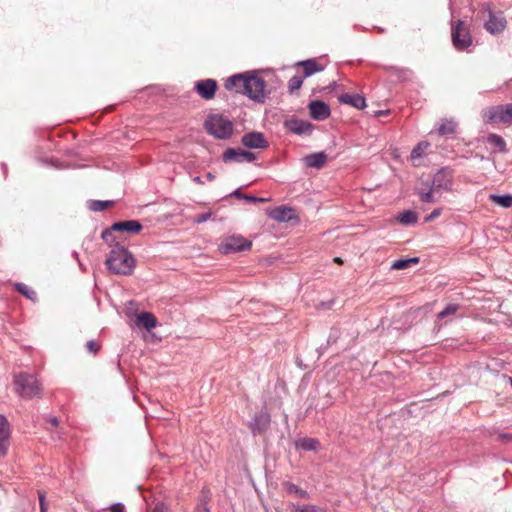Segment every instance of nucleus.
<instances>
[{"mask_svg": "<svg viewBox=\"0 0 512 512\" xmlns=\"http://www.w3.org/2000/svg\"><path fill=\"white\" fill-rule=\"evenodd\" d=\"M224 86L227 90L245 95L256 103H264L270 93L266 89L265 80L250 71L230 76Z\"/></svg>", "mask_w": 512, "mask_h": 512, "instance_id": "1", "label": "nucleus"}, {"mask_svg": "<svg viewBox=\"0 0 512 512\" xmlns=\"http://www.w3.org/2000/svg\"><path fill=\"white\" fill-rule=\"evenodd\" d=\"M106 268L115 275L130 276L136 267L133 254L122 244H114L106 261Z\"/></svg>", "mask_w": 512, "mask_h": 512, "instance_id": "2", "label": "nucleus"}, {"mask_svg": "<svg viewBox=\"0 0 512 512\" xmlns=\"http://www.w3.org/2000/svg\"><path fill=\"white\" fill-rule=\"evenodd\" d=\"M15 391L23 399H32L42 396V385L35 375L21 372L14 375Z\"/></svg>", "mask_w": 512, "mask_h": 512, "instance_id": "3", "label": "nucleus"}, {"mask_svg": "<svg viewBox=\"0 0 512 512\" xmlns=\"http://www.w3.org/2000/svg\"><path fill=\"white\" fill-rule=\"evenodd\" d=\"M204 127L210 135L221 140H227L233 134V123L221 114L208 116Z\"/></svg>", "mask_w": 512, "mask_h": 512, "instance_id": "4", "label": "nucleus"}, {"mask_svg": "<svg viewBox=\"0 0 512 512\" xmlns=\"http://www.w3.org/2000/svg\"><path fill=\"white\" fill-rule=\"evenodd\" d=\"M483 13H487L484 19L483 27L490 35L496 36L502 34L507 28V20L501 11H493L489 4L483 5Z\"/></svg>", "mask_w": 512, "mask_h": 512, "instance_id": "5", "label": "nucleus"}, {"mask_svg": "<svg viewBox=\"0 0 512 512\" xmlns=\"http://www.w3.org/2000/svg\"><path fill=\"white\" fill-rule=\"evenodd\" d=\"M451 38L457 51L467 50L473 44L470 28L463 20H457L452 25Z\"/></svg>", "mask_w": 512, "mask_h": 512, "instance_id": "6", "label": "nucleus"}, {"mask_svg": "<svg viewBox=\"0 0 512 512\" xmlns=\"http://www.w3.org/2000/svg\"><path fill=\"white\" fill-rule=\"evenodd\" d=\"M425 186H432L434 190L450 191L453 186V171L449 167L440 168L431 180L423 182Z\"/></svg>", "mask_w": 512, "mask_h": 512, "instance_id": "7", "label": "nucleus"}, {"mask_svg": "<svg viewBox=\"0 0 512 512\" xmlns=\"http://www.w3.org/2000/svg\"><path fill=\"white\" fill-rule=\"evenodd\" d=\"M252 246V242L239 235H232L225 238L219 244V251L224 255L234 254L249 250Z\"/></svg>", "mask_w": 512, "mask_h": 512, "instance_id": "8", "label": "nucleus"}, {"mask_svg": "<svg viewBox=\"0 0 512 512\" xmlns=\"http://www.w3.org/2000/svg\"><path fill=\"white\" fill-rule=\"evenodd\" d=\"M283 126L291 133L300 136H309L314 130V125L312 123L297 118L286 119L283 122Z\"/></svg>", "mask_w": 512, "mask_h": 512, "instance_id": "9", "label": "nucleus"}, {"mask_svg": "<svg viewBox=\"0 0 512 512\" xmlns=\"http://www.w3.org/2000/svg\"><path fill=\"white\" fill-rule=\"evenodd\" d=\"M256 154L250 151H246L240 148H228L222 154V159L224 162H253L256 160Z\"/></svg>", "mask_w": 512, "mask_h": 512, "instance_id": "10", "label": "nucleus"}, {"mask_svg": "<svg viewBox=\"0 0 512 512\" xmlns=\"http://www.w3.org/2000/svg\"><path fill=\"white\" fill-rule=\"evenodd\" d=\"M488 120L503 124L512 123V103L498 105L489 109Z\"/></svg>", "mask_w": 512, "mask_h": 512, "instance_id": "11", "label": "nucleus"}, {"mask_svg": "<svg viewBox=\"0 0 512 512\" xmlns=\"http://www.w3.org/2000/svg\"><path fill=\"white\" fill-rule=\"evenodd\" d=\"M218 88L216 80L208 78L199 80L194 85L195 92L204 100H211L215 97Z\"/></svg>", "mask_w": 512, "mask_h": 512, "instance_id": "12", "label": "nucleus"}, {"mask_svg": "<svg viewBox=\"0 0 512 512\" xmlns=\"http://www.w3.org/2000/svg\"><path fill=\"white\" fill-rule=\"evenodd\" d=\"M241 143L249 149H265L269 146L264 134L257 131L245 133Z\"/></svg>", "mask_w": 512, "mask_h": 512, "instance_id": "13", "label": "nucleus"}, {"mask_svg": "<svg viewBox=\"0 0 512 512\" xmlns=\"http://www.w3.org/2000/svg\"><path fill=\"white\" fill-rule=\"evenodd\" d=\"M11 429L7 417L0 414V456L4 457L8 453L10 446Z\"/></svg>", "mask_w": 512, "mask_h": 512, "instance_id": "14", "label": "nucleus"}, {"mask_svg": "<svg viewBox=\"0 0 512 512\" xmlns=\"http://www.w3.org/2000/svg\"><path fill=\"white\" fill-rule=\"evenodd\" d=\"M271 417L266 411L256 413L250 421V429L253 435L264 433L270 426Z\"/></svg>", "mask_w": 512, "mask_h": 512, "instance_id": "15", "label": "nucleus"}, {"mask_svg": "<svg viewBox=\"0 0 512 512\" xmlns=\"http://www.w3.org/2000/svg\"><path fill=\"white\" fill-rule=\"evenodd\" d=\"M308 108L311 118L316 121H323L327 119L331 114L329 105L321 100L311 101L308 105Z\"/></svg>", "mask_w": 512, "mask_h": 512, "instance_id": "16", "label": "nucleus"}, {"mask_svg": "<svg viewBox=\"0 0 512 512\" xmlns=\"http://www.w3.org/2000/svg\"><path fill=\"white\" fill-rule=\"evenodd\" d=\"M142 229L143 225L138 220L119 221L112 224V230H117V232L137 234Z\"/></svg>", "mask_w": 512, "mask_h": 512, "instance_id": "17", "label": "nucleus"}, {"mask_svg": "<svg viewBox=\"0 0 512 512\" xmlns=\"http://www.w3.org/2000/svg\"><path fill=\"white\" fill-rule=\"evenodd\" d=\"M269 217L280 223L288 222L295 217L294 209L284 205L278 206L270 211Z\"/></svg>", "mask_w": 512, "mask_h": 512, "instance_id": "18", "label": "nucleus"}, {"mask_svg": "<svg viewBox=\"0 0 512 512\" xmlns=\"http://www.w3.org/2000/svg\"><path fill=\"white\" fill-rule=\"evenodd\" d=\"M338 101L357 109H364L366 107V100L360 94L343 93L338 96Z\"/></svg>", "mask_w": 512, "mask_h": 512, "instance_id": "19", "label": "nucleus"}, {"mask_svg": "<svg viewBox=\"0 0 512 512\" xmlns=\"http://www.w3.org/2000/svg\"><path fill=\"white\" fill-rule=\"evenodd\" d=\"M326 161L327 155L323 151L309 154L304 158V163L307 167L316 169L322 168Z\"/></svg>", "mask_w": 512, "mask_h": 512, "instance_id": "20", "label": "nucleus"}, {"mask_svg": "<svg viewBox=\"0 0 512 512\" xmlns=\"http://www.w3.org/2000/svg\"><path fill=\"white\" fill-rule=\"evenodd\" d=\"M136 324L149 331L157 326V319L150 312H141L136 317Z\"/></svg>", "mask_w": 512, "mask_h": 512, "instance_id": "21", "label": "nucleus"}, {"mask_svg": "<svg viewBox=\"0 0 512 512\" xmlns=\"http://www.w3.org/2000/svg\"><path fill=\"white\" fill-rule=\"evenodd\" d=\"M426 188H416L415 194L419 197V200L422 203H435L437 202V198L435 194L438 192L434 190L432 186H425Z\"/></svg>", "mask_w": 512, "mask_h": 512, "instance_id": "22", "label": "nucleus"}, {"mask_svg": "<svg viewBox=\"0 0 512 512\" xmlns=\"http://www.w3.org/2000/svg\"><path fill=\"white\" fill-rule=\"evenodd\" d=\"M303 67V77H310L316 72H321L324 68L314 59L304 60L299 63Z\"/></svg>", "mask_w": 512, "mask_h": 512, "instance_id": "23", "label": "nucleus"}, {"mask_svg": "<svg viewBox=\"0 0 512 512\" xmlns=\"http://www.w3.org/2000/svg\"><path fill=\"white\" fill-rule=\"evenodd\" d=\"M295 446L303 451H315L319 446V441L315 438L303 437L295 442Z\"/></svg>", "mask_w": 512, "mask_h": 512, "instance_id": "24", "label": "nucleus"}, {"mask_svg": "<svg viewBox=\"0 0 512 512\" xmlns=\"http://www.w3.org/2000/svg\"><path fill=\"white\" fill-rule=\"evenodd\" d=\"M282 485L288 494L297 495L299 498H302V499L310 498V494L306 490L298 487L296 484H294L292 482L285 481V482H283Z\"/></svg>", "mask_w": 512, "mask_h": 512, "instance_id": "25", "label": "nucleus"}, {"mask_svg": "<svg viewBox=\"0 0 512 512\" xmlns=\"http://www.w3.org/2000/svg\"><path fill=\"white\" fill-rule=\"evenodd\" d=\"M456 126L453 120L443 119L438 124L437 132L441 136L451 135L456 131Z\"/></svg>", "mask_w": 512, "mask_h": 512, "instance_id": "26", "label": "nucleus"}, {"mask_svg": "<svg viewBox=\"0 0 512 512\" xmlns=\"http://www.w3.org/2000/svg\"><path fill=\"white\" fill-rule=\"evenodd\" d=\"M114 204L111 200H89L87 202V207L89 210L94 212L103 211Z\"/></svg>", "mask_w": 512, "mask_h": 512, "instance_id": "27", "label": "nucleus"}, {"mask_svg": "<svg viewBox=\"0 0 512 512\" xmlns=\"http://www.w3.org/2000/svg\"><path fill=\"white\" fill-rule=\"evenodd\" d=\"M490 200L493 203H495L503 208L512 207V195L511 194H502V195L491 194Z\"/></svg>", "mask_w": 512, "mask_h": 512, "instance_id": "28", "label": "nucleus"}, {"mask_svg": "<svg viewBox=\"0 0 512 512\" xmlns=\"http://www.w3.org/2000/svg\"><path fill=\"white\" fill-rule=\"evenodd\" d=\"M14 287H15L16 291H18L20 294H22L27 299H29L33 302L37 301L36 292L33 289H31L30 287H28L26 284L17 282L14 284Z\"/></svg>", "mask_w": 512, "mask_h": 512, "instance_id": "29", "label": "nucleus"}, {"mask_svg": "<svg viewBox=\"0 0 512 512\" xmlns=\"http://www.w3.org/2000/svg\"><path fill=\"white\" fill-rule=\"evenodd\" d=\"M115 232H117V230H112V225L109 227V228H106L102 233H101V238L102 240L107 244L109 245L111 248L114 244H121L117 238V236L115 235Z\"/></svg>", "mask_w": 512, "mask_h": 512, "instance_id": "30", "label": "nucleus"}, {"mask_svg": "<svg viewBox=\"0 0 512 512\" xmlns=\"http://www.w3.org/2000/svg\"><path fill=\"white\" fill-rule=\"evenodd\" d=\"M487 142L496 147L501 153L507 151L505 140L498 134H489L487 136Z\"/></svg>", "mask_w": 512, "mask_h": 512, "instance_id": "31", "label": "nucleus"}, {"mask_svg": "<svg viewBox=\"0 0 512 512\" xmlns=\"http://www.w3.org/2000/svg\"><path fill=\"white\" fill-rule=\"evenodd\" d=\"M397 219L399 222H401L404 225H413L416 224L418 221V215L415 211L412 210H406L403 213H401Z\"/></svg>", "mask_w": 512, "mask_h": 512, "instance_id": "32", "label": "nucleus"}, {"mask_svg": "<svg viewBox=\"0 0 512 512\" xmlns=\"http://www.w3.org/2000/svg\"><path fill=\"white\" fill-rule=\"evenodd\" d=\"M230 196H234L238 199H243L247 202H250V203H263V202H266L267 199L266 198H262V197H256V196H252V195H248V194H243L241 193L240 189H235L231 194Z\"/></svg>", "mask_w": 512, "mask_h": 512, "instance_id": "33", "label": "nucleus"}, {"mask_svg": "<svg viewBox=\"0 0 512 512\" xmlns=\"http://www.w3.org/2000/svg\"><path fill=\"white\" fill-rule=\"evenodd\" d=\"M209 502V491L202 490V497L195 508V512H210Z\"/></svg>", "mask_w": 512, "mask_h": 512, "instance_id": "34", "label": "nucleus"}, {"mask_svg": "<svg viewBox=\"0 0 512 512\" xmlns=\"http://www.w3.org/2000/svg\"><path fill=\"white\" fill-rule=\"evenodd\" d=\"M290 507L294 512H325V510L312 504L300 505L292 503Z\"/></svg>", "mask_w": 512, "mask_h": 512, "instance_id": "35", "label": "nucleus"}, {"mask_svg": "<svg viewBox=\"0 0 512 512\" xmlns=\"http://www.w3.org/2000/svg\"><path fill=\"white\" fill-rule=\"evenodd\" d=\"M429 147L428 142H419L411 151V158L417 159L423 156L425 150Z\"/></svg>", "mask_w": 512, "mask_h": 512, "instance_id": "36", "label": "nucleus"}, {"mask_svg": "<svg viewBox=\"0 0 512 512\" xmlns=\"http://www.w3.org/2000/svg\"><path fill=\"white\" fill-rule=\"evenodd\" d=\"M304 77L295 75L290 78L288 81V89L290 93H293L296 90H299L303 84Z\"/></svg>", "mask_w": 512, "mask_h": 512, "instance_id": "37", "label": "nucleus"}, {"mask_svg": "<svg viewBox=\"0 0 512 512\" xmlns=\"http://www.w3.org/2000/svg\"><path fill=\"white\" fill-rule=\"evenodd\" d=\"M460 308L458 304H448L442 311L437 314L438 319H443L449 315L455 314Z\"/></svg>", "mask_w": 512, "mask_h": 512, "instance_id": "38", "label": "nucleus"}, {"mask_svg": "<svg viewBox=\"0 0 512 512\" xmlns=\"http://www.w3.org/2000/svg\"><path fill=\"white\" fill-rule=\"evenodd\" d=\"M408 267H409V263H408L407 258L397 259V260L393 261L391 264V269H394V270H403Z\"/></svg>", "mask_w": 512, "mask_h": 512, "instance_id": "39", "label": "nucleus"}, {"mask_svg": "<svg viewBox=\"0 0 512 512\" xmlns=\"http://www.w3.org/2000/svg\"><path fill=\"white\" fill-rule=\"evenodd\" d=\"M340 330L337 327H333L330 330L328 339H327V345H331L337 342V340L340 338Z\"/></svg>", "mask_w": 512, "mask_h": 512, "instance_id": "40", "label": "nucleus"}, {"mask_svg": "<svg viewBox=\"0 0 512 512\" xmlns=\"http://www.w3.org/2000/svg\"><path fill=\"white\" fill-rule=\"evenodd\" d=\"M38 498H39L40 512H47L48 502L46 500V493L44 491L38 490Z\"/></svg>", "mask_w": 512, "mask_h": 512, "instance_id": "41", "label": "nucleus"}, {"mask_svg": "<svg viewBox=\"0 0 512 512\" xmlns=\"http://www.w3.org/2000/svg\"><path fill=\"white\" fill-rule=\"evenodd\" d=\"M211 212H205V213H201V214H197L195 217H194V223H197V224H201V223H204L206 221H208L210 218H211Z\"/></svg>", "mask_w": 512, "mask_h": 512, "instance_id": "42", "label": "nucleus"}, {"mask_svg": "<svg viewBox=\"0 0 512 512\" xmlns=\"http://www.w3.org/2000/svg\"><path fill=\"white\" fill-rule=\"evenodd\" d=\"M442 213V209L441 208H435L429 215H427L425 218H424V222L425 223H429V222H432L433 220H435L437 217H439Z\"/></svg>", "mask_w": 512, "mask_h": 512, "instance_id": "43", "label": "nucleus"}, {"mask_svg": "<svg viewBox=\"0 0 512 512\" xmlns=\"http://www.w3.org/2000/svg\"><path fill=\"white\" fill-rule=\"evenodd\" d=\"M150 512H170V508L166 503L160 501L155 504Z\"/></svg>", "mask_w": 512, "mask_h": 512, "instance_id": "44", "label": "nucleus"}, {"mask_svg": "<svg viewBox=\"0 0 512 512\" xmlns=\"http://www.w3.org/2000/svg\"><path fill=\"white\" fill-rule=\"evenodd\" d=\"M86 348L90 353H97L99 350V345L94 340H89L86 343Z\"/></svg>", "mask_w": 512, "mask_h": 512, "instance_id": "45", "label": "nucleus"}, {"mask_svg": "<svg viewBox=\"0 0 512 512\" xmlns=\"http://www.w3.org/2000/svg\"><path fill=\"white\" fill-rule=\"evenodd\" d=\"M109 509L111 512H125V507L122 503L118 502L115 504H112Z\"/></svg>", "mask_w": 512, "mask_h": 512, "instance_id": "46", "label": "nucleus"}, {"mask_svg": "<svg viewBox=\"0 0 512 512\" xmlns=\"http://www.w3.org/2000/svg\"><path fill=\"white\" fill-rule=\"evenodd\" d=\"M47 422L50 423L53 427H57L59 425V419L55 416L48 417Z\"/></svg>", "mask_w": 512, "mask_h": 512, "instance_id": "47", "label": "nucleus"}, {"mask_svg": "<svg viewBox=\"0 0 512 512\" xmlns=\"http://www.w3.org/2000/svg\"><path fill=\"white\" fill-rule=\"evenodd\" d=\"M407 260H408L409 266L411 264H418L419 263V258L418 257L407 258Z\"/></svg>", "mask_w": 512, "mask_h": 512, "instance_id": "48", "label": "nucleus"}, {"mask_svg": "<svg viewBox=\"0 0 512 512\" xmlns=\"http://www.w3.org/2000/svg\"><path fill=\"white\" fill-rule=\"evenodd\" d=\"M1 169H2V171L4 173V176L6 177L7 176V170H8L6 163H1Z\"/></svg>", "mask_w": 512, "mask_h": 512, "instance_id": "49", "label": "nucleus"}, {"mask_svg": "<svg viewBox=\"0 0 512 512\" xmlns=\"http://www.w3.org/2000/svg\"><path fill=\"white\" fill-rule=\"evenodd\" d=\"M206 178H207V180H209V181H213V180L215 179V175H214L213 173H211V172H208V173L206 174Z\"/></svg>", "mask_w": 512, "mask_h": 512, "instance_id": "50", "label": "nucleus"}, {"mask_svg": "<svg viewBox=\"0 0 512 512\" xmlns=\"http://www.w3.org/2000/svg\"><path fill=\"white\" fill-rule=\"evenodd\" d=\"M193 181L198 183V184H204V182L202 181L201 177L200 176H195L193 178Z\"/></svg>", "mask_w": 512, "mask_h": 512, "instance_id": "51", "label": "nucleus"}, {"mask_svg": "<svg viewBox=\"0 0 512 512\" xmlns=\"http://www.w3.org/2000/svg\"><path fill=\"white\" fill-rule=\"evenodd\" d=\"M501 437L503 439L512 440V435L511 434H501Z\"/></svg>", "mask_w": 512, "mask_h": 512, "instance_id": "52", "label": "nucleus"}, {"mask_svg": "<svg viewBox=\"0 0 512 512\" xmlns=\"http://www.w3.org/2000/svg\"><path fill=\"white\" fill-rule=\"evenodd\" d=\"M387 113H388V111H377V112H376V115H377V116H380V115H385V114H387Z\"/></svg>", "mask_w": 512, "mask_h": 512, "instance_id": "53", "label": "nucleus"}, {"mask_svg": "<svg viewBox=\"0 0 512 512\" xmlns=\"http://www.w3.org/2000/svg\"><path fill=\"white\" fill-rule=\"evenodd\" d=\"M72 255L74 258L78 259V253L76 251H74Z\"/></svg>", "mask_w": 512, "mask_h": 512, "instance_id": "54", "label": "nucleus"}, {"mask_svg": "<svg viewBox=\"0 0 512 512\" xmlns=\"http://www.w3.org/2000/svg\"><path fill=\"white\" fill-rule=\"evenodd\" d=\"M334 260H335V262H338V263L342 262L341 258H339V257H336Z\"/></svg>", "mask_w": 512, "mask_h": 512, "instance_id": "55", "label": "nucleus"}]
</instances>
